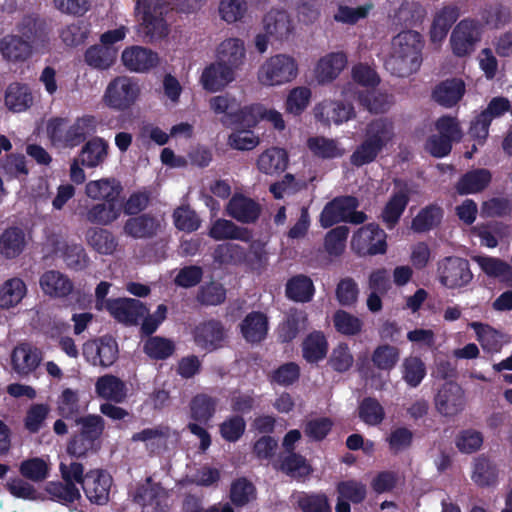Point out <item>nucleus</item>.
Wrapping results in <instances>:
<instances>
[{
	"label": "nucleus",
	"mask_w": 512,
	"mask_h": 512,
	"mask_svg": "<svg viewBox=\"0 0 512 512\" xmlns=\"http://www.w3.org/2000/svg\"><path fill=\"white\" fill-rule=\"evenodd\" d=\"M392 51L385 61V68L397 77H407L417 72L422 64L424 39L415 30H404L392 39Z\"/></svg>",
	"instance_id": "1"
},
{
	"label": "nucleus",
	"mask_w": 512,
	"mask_h": 512,
	"mask_svg": "<svg viewBox=\"0 0 512 512\" xmlns=\"http://www.w3.org/2000/svg\"><path fill=\"white\" fill-rule=\"evenodd\" d=\"M394 126L387 118H378L369 122L365 129V138L350 156L353 166L361 167L376 160L381 151L392 141Z\"/></svg>",
	"instance_id": "2"
},
{
	"label": "nucleus",
	"mask_w": 512,
	"mask_h": 512,
	"mask_svg": "<svg viewBox=\"0 0 512 512\" xmlns=\"http://www.w3.org/2000/svg\"><path fill=\"white\" fill-rule=\"evenodd\" d=\"M135 10L141 15L139 31L145 41L152 42L167 36L168 26L164 18L166 7L162 0H137Z\"/></svg>",
	"instance_id": "3"
},
{
	"label": "nucleus",
	"mask_w": 512,
	"mask_h": 512,
	"mask_svg": "<svg viewBox=\"0 0 512 512\" xmlns=\"http://www.w3.org/2000/svg\"><path fill=\"white\" fill-rule=\"evenodd\" d=\"M387 248V234L377 223L360 227L351 239V249L360 257L383 255Z\"/></svg>",
	"instance_id": "4"
},
{
	"label": "nucleus",
	"mask_w": 512,
	"mask_h": 512,
	"mask_svg": "<svg viewBox=\"0 0 512 512\" xmlns=\"http://www.w3.org/2000/svg\"><path fill=\"white\" fill-rule=\"evenodd\" d=\"M437 277L441 285L448 289H460L473 280L470 262L458 256H446L437 263Z\"/></svg>",
	"instance_id": "5"
},
{
	"label": "nucleus",
	"mask_w": 512,
	"mask_h": 512,
	"mask_svg": "<svg viewBox=\"0 0 512 512\" xmlns=\"http://www.w3.org/2000/svg\"><path fill=\"white\" fill-rule=\"evenodd\" d=\"M483 24L473 18H464L454 27L450 36L452 52L457 57L471 55L481 41Z\"/></svg>",
	"instance_id": "6"
},
{
	"label": "nucleus",
	"mask_w": 512,
	"mask_h": 512,
	"mask_svg": "<svg viewBox=\"0 0 512 512\" xmlns=\"http://www.w3.org/2000/svg\"><path fill=\"white\" fill-rule=\"evenodd\" d=\"M412 195L408 181L400 178L393 179V190L382 208L379 219L388 230L394 229L400 222Z\"/></svg>",
	"instance_id": "7"
},
{
	"label": "nucleus",
	"mask_w": 512,
	"mask_h": 512,
	"mask_svg": "<svg viewBox=\"0 0 512 512\" xmlns=\"http://www.w3.org/2000/svg\"><path fill=\"white\" fill-rule=\"evenodd\" d=\"M298 72V66L294 58L278 54L270 57L260 67L259 81L266 86L281 85L292 81Z\"/></svg>",
	"instance_id": "8"
},
{
	"label": "nucleus",
	"mask_w": 512,
	"mask_h": 512,
	"mask_svg": "<svg viewBox=\"0 0 512 512\" xmlns=\"http://www.w3.org/2000/svg\"><path fill=\"white\" fill-rule=\"evenodd\" d=\"M139 93V86L131 78L117 77L107 86L104 102L112 109L125 111L135 103Z\"/></svg>",
	"instance_id": "9"
},
{
	"label": "nucleus",
	"mask_w": 512,
	"mask_h": 512,
	"mask_svg": "<svg viewBox=\"0 0 512 512\" xmlns=\"http://www.w3.org/2000/svg\"><path fill=\"white\" fill-rule=\"evenodd\" d=\"M105 309L117 322L126 326L137 325L148 312L140 300L133 298H108Z\"/></svg>",
	"instance_id": "10"
},
{
	"label": "nucleus",
	"mask_w": 512,
	"mask_h": 512,
	"mask_svg": "<svg viewBox=\"0 0 512 512\" xmlns=\"http://www.w3.org/2000/svg\"><path fill=\"white\" fill-rule=\"evenodd\" d=\"M466 400L463 389L454 382L442 385L435 396L437 411L445 417H453L465 408Z\"/></svg>",
	"instance_id": "11"
},
{
	"label": "nucleus",
	"mask_w": 512,
	"mask_h": 512,
	"mask_svg": "<svg viewBox=\"0 0 512 512\" xmlns=\"http://www.w3.org/2000/svg\"><path fill=\"white\" fill-rule=\"evenodd\" d=\"M17 32L28 41L32 50L45 48L50 40V28L45 19L27 15L16 25Z\"/></svg>",
	"instance_id": "12"
},
{
	"label": "nucleus",
	"mask_w": 512,
	"mask_h": 512,
	"mask_svg": "<svg viewBox=\"0 0 512 512\" xmlns=\"http://www.w3.org/2000/svg\"><path fill=\"white\" fill-rule=\"evenodd\" d=\"M360 203L352 195L338 196L327 202L320 214V225L330 228L339 222H346L349 211L357 209Z\"/></svg>",
	"instance_id": "13"
},
{
	"label": "nucleus",
	"mask_w": 512,
	"mask_h": 512,
	"mask_svg": "<svg viewBox=\"0 0 512 512\" xmlns=\"http://www.w3.org/2000/svg\"><path fill=\"white\" fill-rule=\"evenodd\" d=\"M193 337L198 347L211 352L222 347L226 333L220 320L210 319L195 327Z\"/></svg>",
	"instance_id": "14"
},
{
	"label": "nucleus",
	"mask_w": 512,
	"mask_h": 512,
	"mask_svg": "<svg viewBox=\"0 0 512 512\" xmlns=\"http://www.w3.org/2000/svg\"><path fill=\"white\" fill-rule=\"evenodd\" d=\"M52 246L54 254L63 260L68 269L83 271L89 266L90 258L82 244L55 239Z\"/></svg>",
	"instance_id": "15"
},
{
	"label": "nucleus",
	"mask_w": 512,
	"mask_h": 512,
	"mask_svg": "<svg viewBox=\"0 0 512 512\" xmlns=\"http://www.w3.org/2000/svg\"><path fill=\"white\" fill-rule=\"evenodd\" d=\"M112 477L103 470L96 469L86 473L82 489L91 503L104 505L109 501Z\"/></svg>",
	"instance_id": "16"
},
{
	"label": "nucleus",
	"mask_w": 512,
	"mask_h": 512,
	"mask_svg": "<svg viewBox=\"0 0 512 512\" xmlns=\"http://www.w3.org/2000/svg\"><path fill=\"white\" fill-rule=\"evenodd\" d=\"M83 353L86 357L92 355L94 365L110 367L118 359V343L111 335H103L92 343H86Z\"/></svg>",
	"instance_id": "17"
},
{
	"label": "nucleus",
	"mask_w": 512,
	"mask_h": 512,
	"mask_svg": "<svg viewBox=\"0 0 512 512\" xmlns=\"http://www.w3.org/2000/svg\"><path fill=\"white\" fill-rule=\"evenodd\" d=\"M42 361V352L28 343L16 346L11 354L13 370L21 377L33 373Z\"/></svg>",
	"instance_id": "18"
},
{
	"label": "nucleus",
	"mask_w": 512,
	"mask_h": 512,
	"mask_svg": "<svg viewBox=\"0 0 512 512\" xmlns=\"http://www.w3.org/2000/svg\"><path fill=\"white\" fill-rule=\"evenodd\" d=\"M261 205L243 194H234L227 205V213L244 224L255 223L261 214Z\"/></svg>",
	"instance_id": "19"
},
{
	"label": "nucleus",
	"mask_w": 512,
	"mask_h": 512,
	"mask_svg": "<svg viewBox=\"0 0 512 512\" xmlns=\"http://www.w3.org/2000/svg\"><path fill=\"white\" fill-rule=\"evenodd\" d=\"M217 61L222 66L237 71L244 64L246 49L244 41L240 38H227L217 47Z\"/></svg>",
	"instance_id": "20"
},
{
	"label": "nucleus",
	"mask_w": 512,
	"mask_h": 512,
	"mask_svg": "<svg viewBox=\"0 0 512 512\" xmlns=\"http://www.w3.org/2000/svg\"><path fill=\"white\" fill-rule=\"evenodd\" d=\"M122 192L123 187L115 178L90 181L85 186V193L89 198L103 200L106 203L122 204Z\"/></svg>",
	"instance_id": "21"
},
{
	"label": "nucleus",
	"mask_w": 512,
	"mask_h": 512,
	"mask_svg": "<svg viewBox=\"0 0 512 512\" xmlns=\"http://www.w3.org/2000/svg\"><path fill=\"white\" fill-rule=\"evenodd\" d=\"M161 223L158 218L143 213L132 216L126 220L123 231L126 235L135 239H151L158 234Z\"/></svg>",
	"instance_id": "22"
},
{
	"label": "nucleus",
	"mask_w": 512,
	"mask_h": 512,
	"mask_svg": "<svg viewBox=\"0 0 512 512\" xmlns=\"http://www.w3.org/2000/svg\"><path fill=\"white\" fill-rule=\"evenodd\" d=\"M32 53L33 50L28 41H25L19 33L6 34L0 38V54L8 62L23 63L32 56Z\"/></svg>",
	"instance_id": "23"
},
{
	"label": "nucleus",
	"mask_w": 512,
	"mask_h": 512,
	"mask_svg": "<svg viewBox=\"0 0 512 512\" xmlns=\"http://www.w3.org/2000/svg\"><path fill=\"white\" fill-rule=\"evenodd\" d=\"M39 284L44 294L52 298H66L74 289L72 280L58 270L44 272L39 279Z\"/></svg>",
	"instance_id": "24"
},
{
	"label": "nucleus",
	"mask_w": 512,
	"mask_h": 512,
	"mask_svg": "<svg viewBox=\"0 0 512 512\" xmlns=\"http://www.w3.org/2000/svg\"><path fill=\"white\" fill-rule=\"evenodd\" d=\"M308 316L304 310L290 309L284 320L278 325L277 338L281 343H291L299 333L306 329Z\"/></svg>",
	"instance_id": "25"
},
{
	"label": "nucleus",
	"mask_w": 512,
	"mask_h": 512,
	"mask_svg": "<svg viewBox=\"0 0 512 512\" xmlns=\"http://www.w3.org/2000/svg\"><path fill=\"white\" fill-rule=\"evenodd\" d=\"M240 331L248 343H260L269 330V321L266 314L260 311L248 313L240 323Z\"/></svg>",
	"instance_id": "26"
},
{
	"label": "nucleus",
	"mask_w": 512,
	"mask_h": 512,
	"mask_svg": "<svg viewBox=\"0 0 512 512\" xmlns=\"http://www.w3.org/2000/svg\"><path fill=\"white\" fill-rule=\"evenodd\" d=\"M98 120L93 115H84L76 118L74 123L64 133L63 145L76 147L83 143L88 136L96 133Z\"/></svg>",
	"instance_id": "27"
},
{
	"label": "nucleus",
	"mask_w": 512,
	"mask_h": 512,
	"mask_svg": "<svg viewBox=\"0 0 512 512\" xmlns=\"http://www.w3.org/2000/svg\"><path fill=\"white\" fill-rule=\"evenodd\" d=\"M124 66L135 72L148 71L158 62L157 53L141 46H131L122 52Z\"/></svg>",
	"instance_id": "28"
},
{
	"label": "nucleus",
	"mask_w": 512,
	"mask_h": 512,
	"mask_svg": "<svg viewBox=\"0 0 512 512\" xmlns=\"http://www.w3.org/2000/svg\"><path fill=\"white\" fill-rule=\"evenodd\" d=\"M34 97L28 84L20 82L10 83L4 95V103L9 111L20 113L33 105Z\"/></svg>",
	"instance_id": "29"
},
{
	"label": "nucleus",
	"mask_w": 512,
	"mask_h": 512,
	"mask_svg": "<svg viewBox=\"0 0 512 512\" xmlns=\"http://www.w3.org/2000/svg\"><path fill=\"white\" fill-rule=\"evenodd\" d=\"M492 180V174L488 169L477 168L463 174L455 185L459 195H469L482 192Z\"/></svg>",
	"instance_id": "30"
},
{
	"label": "nucleus",
	"mask_w": 512,
	"mask_h": 512,
	"mask_svg": "<svg viewBox=\"0 0 512 512\" xmlns=\"http://www.w3.org/2000/svg\"><path fill=\"white\" fill-rule=\"evenodd\" d=\"M302 357L309 364H317L326 358L329 344L325 334L314 330L306 335L301 344Z\"/></svg>",
	"instance_id": "31"
},
{
	"label": "nucleus",
	"mask_w": 512,
	"mask_h": 512,
	"mask_svg": "<svg viewBox=\"0 0 512 512\" xmlns=\"http://www.w3.org/2000/svg\"><path fill=\"white\" fill-rule=\"evenodd\" d=\"M465 93V84L458 78L440 82L433 90L432 97L439 105L451 108L455 106Z\"/></svg>",
	"instance_id": "32"
},
{
	"label": "nucleus",
	"mask_w": 512,
	"mask_h": 512,
	"mask_svg": "<svg viewBox=\"0 0 512 512\" xmlns=\"http://www.w3.org/2000/svg\"><path fill=\"white\" fill-rule=\"evenodd\" d=\"M475 261L487 277L512 288V266L508 262L492 256H477Z\"/></svg>",
	"instance_id": "33"
},
{
	"label": "nucleus",
	"mask_w": 512,
	"mask_h": 512,
	"mask_svg": "<svg viewBox=\"0 0 512 512\" xmlns=\"http://www.w3.org/2000/svg\"><path fill=\"white\" fill-rule=\"evenodd\" d=\"M98 397L114 403H122L127 397V387L119 377L106 374L99 377L95 383Z\"/></svg>",
	"instance_id": "34"
},
{
	"label": "nucleus",
	"mask_w": 512,
	"mask_h": 512,
	"mask_svg": "<svg viewBox=\"0 0 512 512\" xmlns=\"http://www.w3.org/2000/svg\"><path fill=\"white\" fill-rule=\"evenodd\" d=\"M218 406V399L206 393H198L189 403V417L194 422L207 425L214 417Z\"/></svg>",
	"instance_id": "35"
},
{
	"label": "nucleus",
	"mask_w": 512,
	"mask_h": 512,
	"mask_svg": "<svg viewBox=\"0 0 512 512\" xmlns=\"http://www.w3.org/2000/svg\"><path fill=\"white\" fill-rule=\"evenodd\" d=\"M235 79V72L231 68L215 62L207 66L201 75L203 88L209 92H217Z\"/></svg>",
	"instance_id": "36"
},
{
	"label": "nucleus",
	"mask_w": 512,
	"mask_h": 512,
	"mask_svg": "<svg viewBox=\"0 0 512 512\" xmlns=\"http://www.w3.org/2000/svg\"><path fill=\"white\" fill-rule=\"evenodd\" d=\"M347 64L346 54L332 52L322 57L315 68V74L320 83H329L338 77Z\"/></svg>",
	"instance_id": "37"
},
{
	"label": "nucleus",
	"mask_w": 512,
	"mask_h": 512,
	"mask_svg": "<svg viewBox=\"0 0 512 512\" xmlns=\"http://www.w3.org/2000/svg\"><path fill=\"white\" fill-rule=\"evenodd\" d=\"M460 10L456 5H447L441 8L434 16L431 28L430 39L432 42L442 41L446 38L452 25L457 21Z\"/></svg>",
	"instance_id": "38"
},
{
	"label": "nucleus",
	"mask_w": 512,
	"mask_h": 512,
	"mask_svg": "<svg viewBox=\"0 0 512 512\" xmlns=\"http://www.w3.org/2000/svg\"><path fill=\"white\" fill-rule=\"evenodd\" d=\"M108 142L98 136L88 140L80 151L81 164L88 168H95L101 165L108 156Z\"/></svg>",
	"instance_id": "39"
},
{
	"label": "nucleus",
	"mask_w": 512,
	"mask_h": 512,
	"mask_svg": "<svg viewBox=\"0 0 512 512\" xmlns=\"http://www.w3.org/2000/svg\"><path fill=\"white\" fill-rule=\"evenodd\" d=\"M274 467L297 480L305 479L313 472L307 459L299 453H288L286 456L281 457L279 463L274 464Z\"/></svg>",
	"instance_id": "40"
},
{
	"label": "nucleus",
	"mask_w": 512,
	"mask_h": 512,
	"mask_svg": "<svg viewBox=\"0 0 512 512\" xmlns=\"http://www.w3.org/2000/svg\"><path fill=\"white\" fill-rule=\"evenodd\" d=\"M286 297L294 302H310L315 294V287L311 278L304 274L292 276L286 283Z\"/></svg>",
	"instance_id": "41"
},
{
	"label": "nucleus",
	"mask_w": 512,
	"mask_h": 512,
	"mask_svg": "<svg viewBox=\"0 0 512 512\" xmlns=\"http://www.w3.org/2000/svg\"><path fill=\"white\" fill-rule=\"evenodd\" d=\"M208 235L216 241H248L251 238V233L247 228L239 227L231 220L226 219L215 220L209 229Z\"/></svg>",
	"instance_id": "42"
},
{
	"label": "nucleus",
	"mask_w": 512,
	"mask_h": 512,
	"mask_svg": "<svg viewBox=\"0 0 512 512\" xmlns=\"http://www.w3.org/2000/svg\"><path fill=\"white\" fill-rule=\"evenodd\" d=\"M288 166L287 152L278 147L265 150L257 159V168L262 173L272 175L286 170Z\"/></svg>",
	"instance_id": "43"
},
{
	"label": "nucleus",
	"mask_w": 512,
	"mask_h": 512,
	"mask_svg": "<svg viewBox=\"0 0 512 512\" xmlns=\"http://www.w3.org/2000/svg\"><path fill=\"white\" fill-rule=\"evenodd\" d=\"M122 212V204L101 202L88 207L85 220L91 224L106 226L117 220Z\"/></svg>",
	"instance_id": "44"
},
{
	"label": "nucleus",
	"mask_w": 512,
	"mask_h": 512,
	"mask_svg": "<svg viewBox=\"0 0 512 512\" xmlns=\"http://www.w3.org/2000/svg\"><path fill=\"white\" fill-rule=\"evenodd\" d=\"M25 233L19 227H9L0 236V254L6 259L18 257L25 248Z\"/></svg>",
	"instance_id": "45"
},
{
	"label": "nucleus",
	"mask_w": 512,
	"mask_h": 512,
	"mask_svg": "<svg viewBox=\"0 0 512 512\" xmlns=\"http://www.w3.org/2000/svg\"><path fill=\"white\" fill-rule=\"evenodd\" d=\"M167 494L160 483H154L149 486H141L137 489L134 500L143 507H152L154 512L163 511V503Z\"/></svg>",
	"instance_id": "46"
},
{
	"label": "nucleus",
	"mask_w": 512,
	"mask_h": 512,
	"mask_svg": "<svg viewBox=\"0 0 512 512\" xmlns=\"http://www.w3.org/2000/svg\"><path fill=\"white\" fill-rule=\"evenodd\" d=\"M263 23L266 33L278 40L287 39L293 30L291 21L284 11L268 12L264 16Z\"/></svg>",
	"instance_id": "47"
},
{
	"label": "nucleus",
	"mask_w": 512,
	"mask_h": 512,
	"mask_svg": "<svg viewBox=\"0 0 512 512\" xmlns=\"http://www.w3.org/2000/svg\"><path fill=\"white\" fill-rule=\"evenodd\" d=\"M307 147L314 156L324 160L340 158L345 153V149L340 146L337 140L324 136L310 137L307 140Z\"/></svg>",
	"instance_id": "48"
},
{
	"label": "nucleus",
	"mask_w": 512,
	"mask_h": 512,
	"mask_svg": "<svg viewBox=\"0 0 512 512\" xmlns=\"http://www.w3.org/2000/svg\"><path fill=\"white\" fill-rule=\"evenodd\" d=\"M443 214L444 211L440 206L430 204L422 208L412 219L411 228L417 233L428 232L441 223Z\"/></svg>",
	"instance_id": "49"
},
{
	"label": "nucleus",
	"mask_w": 512,
	"mask_h": 512,
	"mask_svg": "<svg viewBox=\"0 0 512 512\" xmlns=\"http://www.w3.org/2000/svg\"><path fill=\"white\" fill-rule=\"evenodd\" d=\"M86 240L89 246L102 255H111L118 245L113 233L100 227L89 228L86 232Z\"/></svg>",
	"instance_id": "50"
},
{
	"label": "nucleus",
	"mask_w": 512,
	"mask_h": 512,
	"mask_svg": "<svg viewBox=\"0 0 512 512\" xmlns=\"http://www.w3.org/2000/svg\"><path fill=\"white\" fill-rule=\"evenodd\" d=\"M27 287L20 278H11L0 287V307L9 309L18 305L26 295Z\"/></svg>",
	"instance_id": "51"
},
{
	"label": "nucleus",
	"mask_w": 512,
	"mask_h": 512,
	"mask_svg": "<svg viewBox=\"0 0 512 512\" xmlns=\"http://www.w3.org/2000/svg\"><path fill=\"white\" fill-rule=\"evenodd\" d=\"M359 104L372 114H382L389 110L393 96L377 90L363 91L358 94Z\"/></svg>",
	"instance_id": "52"
},
{
	"label": "nucleus",
	"mask_w": 512,
	"mask_h": 512,
	"mask_svg": "<svg viewBox=\"0 0 512 512\" xmlns=\"http://www.w3.org/2000/svg\"><path fill=\"white\" fill-rule=\"evenodd\" d=\"M471 478L479 487L493 486L498 480V469L487 457L480 456L475 460Z\"/></svg>",
	"instance_id": "53"
},
{
	"label": "nucleus",
	"mask_w": 512,
	"mask_h": 512,
	"mask_svg": "<svg viewBox=\"0 0 512 512\" xmlns=\"http://www.w3.org/2000/svg\"><path fill=\"white\" fill-rule=\"evenodd\" d=\"M358 417L368 426H378L385 419V410L375 397H364L358 406Z\"/></svg>",
	"instance_id": "54"
},
{
	"label": "nucleus",
	"mask_w": 512,
	"mask_h": 512,
	"mask_svg": "<svg viewBox=\"0 0 512 512\" xmlns=\"http://www.w3.org/2000/svg\"><path fill=\"white\" fill-rule=\"evenodd\" d=\"M85 62L90 67L99 70L108 69L116 59V50L111 47L93 45L89 47L84 54Z\"/></svg>",
	"instance_id": "55"
},
{
	"label": "nucleus",
	"mask_w": 512,
	"mask_h": 512,
	"mask_svg": "<svg viewBox=\"0 0 512 512\" xmlns=\"http://www.w3.org/2000/svg\"><path fill=\"white\" fill-rule=\"evenodd\" d=\"M266 109L262 104L256 103L244 106L232 113L231 123L243 128H254L260 120L265 119Z\"/></svg>",
	"instance_id": "56"
},
{
	"label": "nucleus",
	"mask_w": 512,
	"mask_h": 512,
	"mask_svg": "<svg viewBox=\"0 0 512 512\" xmlns=\"http://www.w3.org/2000/svg\"><path fill=\"white\" fill-rule=\"evenodd\" d=\"M470 327L474 330L477 340L484 350L498 352L502 347V335L499 331L488 324L472 322Z\"/></svg>",
	"instance_id": "57"
},
{
	"label": "nucleus",
	"mask_w": 512,
	"mask_h": 512,
	"mask_svg": "<svg viewBox=\"0 0 512 512\" xmlns=\"http://www.w3.org/2000/svg\"><path fill=\"white\" fill-rule=\"evenodd\" d=\"M143 351L153 360H166L175 352V344L161 336H150L144 343Z\"/></svg>",
	"instance_id": "58"
},
{
	"label": "nucleus",
	"mask_w": 512,
	"mask_h": 512,
	"mask_svg": "<svg viewBox=\"0 0 512 512\" xmlns=\"http://www.w3.org/2000/svg\"><path fill=\"white\" fill-rule=\"evenodd\" d=\"M400 350L389 344L378 345L371 356L373 365L382 371H391L398 363Z\"/></svg>",
	"instance_id": "59"
},
{
	"label": "nucleus",
	"mask_w": 512,
	"mask_h": 512,
	"mask_svg": "<svg viewBox=\"0 0 512 512\" xmlns=\"http://www.w3.org/2000/svg\"><path fill=\"white\" fill-rule=\"evenodd\" d=\"M246 430V421L242 415L234 414L225 418L219 424V433L223 440L229 443L239 441Z\"/></svg>",
	"instance_id": "60"
},
{
	"label": "nucleus",
	"mask_w": 512,
	"mask_h": 512,
	"mask_svg": "<svg viewBox=\"0 0 512 512\" xmlns=\"http://www.w3.org/2000/svg\"><path fill=\"white\" fill-rule=\"evenodd\" d=\"M45 491L51 496V499L62 504L74 503L80 498L79 489L74 483L51 481L46 484Z\"/></svg>",
	"instance_id": "61"
},
{
	"label": "nucleus",
	"mask_w": 512,
	"mask_h": 512,
	"mask_svg": "<svg viewBox=\"0 0 512 512\" xmlns=\"http://www.w3.org/2000/svg\"><path fill=\"white\" fill-rule=\"evenodd\" d=\"M335 330L345 336H356L363 328V321L353 314L339 309L333 315Z\"/></svg>",
	"instance_id": "62"
},
{
	"label": "nucleus",
	"mask_w": 512,
	"mask_h": 512,
	"mask_svg": "<svg viewBox=\"0 0 512 512\" xmlns=\"http://www.w3.org/2000/svg\"><path fill=\"white\" fill-rule=\"evenodd\" d=\"M480 15L482 20L480 22L483 26L486 25L496 29L507 24L511 17L509 8L500 3L486 5Z\"/></svg>",
	"instance_id": "63"
},
{
	"label": "nucleus",
	"mask_w": 512,
	"mask_h": 512,
	"mask_svg": "<svg viewBox=\"0 0 512 512\" xmlns=\"http://www.w3.org/2000/svg\"><path fill=\"white\" fill-rule=\"evenodd\" d=\"M297 504L302 512H332L328 496L323 492L303 493Z\"/></svg>",
	"instance_id": "64"
}]
</instances>
